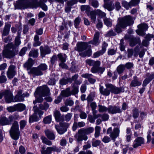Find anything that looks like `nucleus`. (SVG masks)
<instances>
[{"label":"nucleus","mask_w":154,"mask_h":154,"mask_svg":"<svg viewBox=\"0 0 154 154\" xmlns=\"http://www.w3.org/2000/svg\"><path fill=\"white\" fill-rule=\"evenodd\" d=\"M35 0H20V9H24L27 8H36L40 6L44 11L47 10V7L45 3L39 4Z\"/></svg>","instance_id":"nucleus-1"},{"label":"nucleus","mask_w":154,"mask_h":154,"mask_svg":"<svg viewBox=\"0 0 154 154\" xmlns=\"http://www.w3.org/2000/svg\"><path fill=\"white\" fill-rule=\"evenodd\" d=\"M94 130V128L91 127L81 129L75 134V138L76 141L79 142L83 140H86L88 139V137L86 135L92 133Z\"/></svg>","instance_id":"nucleus-2"},{"label":"nucleus","mask_w":154,"mask_h":154,"mask_svg":"<svg viewBox=\"0 0 154 154\" xmlns=\"http://www.w3.org/2000/svg\"><path fill=\"white\" fill-rule=\"evenodd\" d=\"M17 51L16 47L13 46L12 43H10L5 47L3 54L6 58H11L15 55Z\"/></svg>","instance_id":"nucleus-3"},{"label":"nucleus","mask_w":154,"mask_h":154,"mask_svg":"<svg viewBox=\"0 0 154 154\" xmlns=\"http://www.w3.org/2000/svg\"><path fill=\"white\" fill-rule=\"evenodd\" d=\"M9 133L11 138L14 140H17L19 138V131L18 122L15 121L12 124Z\"/></svg>","instance_id":"nucleus-4"},{"label":"nucleus","mask_w":154,"mask_h":154,"mask_svg":"<svg viewBox=\"0 0 154 154\" xmlns=\"http://www.w3.org/2000/svg\"><path fill=\"white\" fill-rule=\"evenodd\" d=\"M50 94L49 88L47 85H44L37 88L34 93V96L35 97H37V95L44 97L49 95Z\"/></svg>","instance_id":"nucleus-5"},{"label":"nucleus","mask_w":154,"mask_h":154,"mask_svg":"<svg viewBox=\"0 0 154 154\" xmlns=\"http://www.w3.org/2000/svg\"><path fill=\"white\" fill-rule=\"evenodd\" d=\"M118 19L123 24L122 26H124L125 28L128 26L132 25L134 23V21L132 17L130 15L120 17Z\"/></svg>","instance_id":"nucleus-6"},{"label":"nucleus","mask_w":154,"mask_h":154,"mask_svg":"<svg viewBox=\"0 0 154 154\" xmlns=\"http://www.w3.org/2000/svg\"><path fill=\"white\" fill-rule=\"evenodd\" d=\"M13 94L11 92L8 90H5L0 92V99L4 97L5 100L7 103H10L12 102Z\"/></svg>","instance_id":"nucleus-7"},{"label":"nucleus","mask_w":154,"mask_h":154,"mask_svg":"<svg viewBox=\"0 0 154 154\" xmlns=\"http://www.w3.org/2000/svg\"><path fill=\"white\" fill-rule=\"evenodd\" d=\"M60 126L55 125V128L59 134H62L67 131V129L69 127V125L66 122H60Z\"/></svg>","instance_id":"nucleus-8"},{"label":"nucleus","mask_w":154,"mask_h":154,"mask_svg":"<svg viewBox=\"0 0 154 154\" xmlns=\"http://www.w3.org/2000/svg\"><path fill=\"white\" fill-rule=\"evenodd\" d=\"M112 128L110 127L108 128L107 131V134H110L109 136L112 138L114 141H115V139L119 135L120 131L118 128H115L112 131Z\"/></svg>","instance_id":"nucleus-9"},{"label":"nucleus","mask_w":154,"mask_h":154,"mask_svg":"<svg viewBox=\"0 0 154 154\" xmlns=\"http://www.w3.org/2000/svg\"><path fill=\"white\" fill-rule=\"evenodd\" d=\"M138 29L136 30L137 33L142 36H143L145 35V31L148 29V27L146 23H141L137 26Z\"/></svg>","instance_id":"nucleus-10"},{"label":"nucleus","mask_w":154,"mask_h":154,"mask_svg":"<svg viewBox=\"0 0 154 154\" xmlns=\"http://www.w3.org/2000/svg\"><path fill=\"white\" fill-rule=\"evenodd\" d=\"M105 86L107 88L110 89L111 92L115 94H117L124 91V89L122 88L116 87L110 84H106Z\"/></svg>","instance_id":"nucleus-11"},{"label":"nucleus","mask_w":154,"mask_h":154,"mask_svg":"<svg viewBox=\"0 0 154 154\" xmlns=\"http://www.w3.org/2000/svg\"><path fill=\"white\" fill-rule=\"evenodd\" d=\"M16 67L13 65L10 66L7 72L8 77L10 79L12 78L16 74Z\"/></svg>","instance_id":"nucleus-12"},{"label":"nucleus","mask_w":154,"mask_h":154,"mask_svg":"<svg viewBox=\"0 0 154 154\" xmlns=\"http://www.w3.org/2000/svg\"><path fill=\"white\" fill-rule=\"evenodd\" d=\"M139 51V48L138 46H136L133 50L132 49H129L127 50L128 57V58L131 57L133 55L134 57L137 56Z\"/></svg>","instance_id":"nucleus-13"},{"label":"nucleus","mask_w":154,"mask_h":154,"mask_svg":"<svg viewBox=\"0 0 154 154\" xmlns=\"http://www.w3.org/2000/svg\"><path fill=\"white\" fill-rule=\"evenodd\" d=\"M122 111L120 107L116 106H109L108 107V112L112 114L120 113Z\"/></svg>","instance_id":"nucleus-14"},{"label":"nucleus","mask_w":154,"mask_h":154,"mask_svg":"<svg viewBox=\"0 0 154 154\" xmlns=\"http://www.w3.org/2000/svg\"><path fill=\"white\" fill-rule=\"evenodd\" d=\"M29 74H32L35 76H40L43 75L42 72L37 67V68L33 67L28 72Z\"/></svg>","instance_id":"nucleus-15"},{"label":"nucleus","mask_w":154,"mask_h":154,"mask_svg":"<svg viewBox=\"0 0 154 154\" xmlns=\"http://www.w3.org/2000/svg\"><path fill=\"white\" fill-rule=\"evenodd\" d=\"M141 82L139 80L137 76H134L130 84V86L131 87L139 86L141 85Z\"/></svg>","instance_id":"nucleus-16"},{"label":"nucleus","mask_w":154,"mask_h":154,"mask_svg":"<svg viewBox=\"0 0 154 154\" xmlns=\"http://www.w3.org/2000/svg\"><path fill=\"white\" fill-rule=\"evenodd\" d=\"M144 139L141 137H137L134 141L133 143V146L134 148H136L140 146L142 144L144 143Z\"/></svg>","instance_id":"nucleus-17"},{"label":"nucleus","mask_w":154,"mask_h":154,"mask_svg":"<svg viewBox=\"0 0 154 154\" xmlns=\"http://www.w3.org/2000/svg\"><path fill=\"white\" fill-rule=\"evenodd\" d=\"M75 50L78 51H82L85 50L88 46L87 43L85 42L78 43Z\"/></svg>","instance_id":"nucleus-18"},{"label":"nucleus","mask_w":154,"mask_h":154,"mask_svg":"<svg viewBox=\"0 0 154 154\" xmlns=\"http://www.w3.org/2000/svg\"><path fill=\"white\" fill-rule=\"evenodd\" d=\"M40 50L41 55L42 57H44L45 55L50 54L51 52V50L48 47L44 48L43 46H41L40 48Z\"/></svg>","instance_id":"nucleus-19"},{"label":"nucleus","mask_w":154,"mask_h":154,"mask_svg":"<svg viewBox=\"0 0 154 154\" xmlns=\"http://www.w3.org/2000/svg\"><path fill=\"white\" fill-rule=\"evenodd\" d=\"M100 33L98 32H96L94 35L93 40L91 41L88 42L89 44L97 46L100 44L99 40Z\"/></svg>","instance_id":"nucleus-20"},{"label":"nucleus","mask_w":154,"mask_h":154,"mask_svg":"<svg viewBox=\"0 0 154 154\" xmlns=\"http://www.w3.org/2000/svg\"><path fill=\"white\" fill-rule=\"evenodd\" d=\"M54 116L56 121L57 122L63 121L64 120V117L61 116L60 112L57 110H55L54 112Z\"/></svg>","instance_id":"nucleus-21"},{"label":"nucleus","mask_w":154,"mask_h":154,"mask_svg":"<svg viewBox=\"0 0 154 154\" xmlns=\"http://www.w3.org/2000/svg\"><path fill=\"white\" fill-rule=\"evenodd\" d=\"M85 62L90 66H93L92 68H95L97 66L100 65V62L99 60L95 61L91 59H87Z\"/></svg>","instance_id":"nucleus-22"},{"label":"nucleus","mask_w":154,"mask_h":154,"mask_svg":"<svg viewBox=\"0 0 154 154\" xmlns=\"http://www.w3.org/2000/svg\"><path fill=\"white\" fill-rule=\"evenodd\" d=\"M100 65L97 66L95 68H91V71L93 73H96L98 72L102 74L105 70L104 67H100Z\"/></svg>","instance_id":"nucleus-23"},{"label":"nucleus","mask_w":154,"mask_h":154,"mask_svg":"<svg viewBox=\"0 0 154 154\" xmlns=\"http://www.w3.org/2000/svg\"><path fill=\"white\" fill-rule=\"evenodd\" d=\"M99 90L100 93L106 96H108L111 91V89L109 88H106L104 89L103 86H100Z\"/></svg>","instance_id":"nucleus-24"},{"label":"nucleus","mask_w":154,"mask_h":154,"mask_svg":"<svg viewBox=\"0 0 154 154\" xmlns=\"http://www.w3.org/2000/svg\"><path fill=\"white\" fill-rule=\"evenodd\" d=\"M11 27V25L8 23H6L3 30L2 31V38L4 36L8 35L9 33Z\"/></svg>","instance_id":"nucleus-25"},{"label":"nucleus","mask_w":154,"mask_h":154,"mask_svg":"<svg viewBox=\"0 0 154 154\" xmlns=\"http://www.w3.org/2000/svg\"><path fill=\"white\" fill-rule=\"evenodd\" d=\"M88 16L90 17L93 22L95 23L96 20L97 14L95 13V10L92 11L87 13Z\"/></svg>","instance_id":"nucleus-26"},{"label":"nucleus","mask_w":154,"mask_h":154,"mask_svg":"<svg viewBox=\"0 0 154 154\" xmlns=\"http://www.w3.org/2000/svg\"><path fill=\"white\" fill-rule=\"evenodd\" d=\"M34 63L33 60L31 58H29L28 60L24 64V66L25 67L27 68V70L30 69Z\"/></svg>","instance_id":"nucleus-27"},{"label":"nucleus","mask_w":154,"mask_h":154,"mask_svg":"<svg viewBox=\"0 0 154 154\" xmlns=\"http://www.w3.org/2000/svg\"><path fill=\"white\" fill-rule=\"evenodd\" d=\"M92 75L89 74H85L82 75V76L85 78H87L88 79L89 82L91 84H94L96 81V80L91 77L92 76Z\"/></svg>","instance_id":"nucleus-28"},{"label":"nucleus","mask_w":154,"mask_h":154,"mask_svg":"<svg viewBox=\"0 0 154 154\" xmlns=\"http://www.w3.org/2000/svg\"><path fill=\"white\" fill-rule=\"evenodd\" d=\"M122 23L118 19L117 23L115 28V30L117 33H119L121 32L122 29L125 28L124 26H122Z\"/></svg>","instance_id":"nucleus-29"},{"label":"nucleus","mask_w":154,"mask_h":154,"mask_svg":"<svg viewBox=\"0 0 154 154\" xmlns=\"http://www.w3.org/2000/svg\"><path fill=\"white\" fill-rule=\"evenodd\" d=\"M45 134L47 137L51 140H54L55 138V136L52 131L48 130L45 131Z\"/></svg>","instance_id":"nucleus-30"},{"label":"nucleus","mask_w":154,"mask_h":154,"mask_svg":"<svg viewBox=\"0 0 154 154\" xmlns=\"http://www.w3.org/2000/svg\"><path fill=\"white\" fill-rule=\"evenodd\" d=\"M140 42L139 38L132 37L130 39V45L131 46L133 47Z\"/></svg>","instance_id":"nucleus-31"},{"label":"nucleus","mask_w":154,"mask_h":154,"mask_svg":"<svg viewBox=\"0 0 154 154\" xmlns=\"http://www.w3.org/2000/svg\"><path fill=\"white\" fill-rule=\"evenodd\" d=\"M60 95L63 97H67L71 96L70 88H67L66 89L62 91L60 93Z\"/></svg>","instance_id":"nucleus-32"},{"label":"nucleus","mask_w":154,"mask_h":154,"mask_svg":"<svg viewBox=\"0 0 154 154\" xmlns=\"http://www.w3.org/2000/svg\"><path fill=\"white\" fill-rule=\"evenodd\" d=\"M7 109L9 112L18 110L19 109V103L14 105L13 106H9L7 108Z\"/></svg>","instance_id":"nucleus-33"},{"label":"nucleus","mask_w":154,"mask_h":154,"mask_svg":"<svg viewBox=\"0 0 154 154\" xmlns=\"http://www.w3.org/2000/svg\"><path fill=\"white\" fill-rule=\"evenodd\" d=\"M41 151L42 154H50L52 152L51 147H48L45 149V148L43 146L42 147Z\"/></svg>","instance_id":"nucleus-34"},{"label":"nucleus","mask_w":154,"mask_h":154,"mask_svg":"<svg viewBox=\"0 0 154 154\" xmlns=\"http://www.w3.org/2000/svg\"><path fill=\"white\" fill-rule=\"evenodd\" d=\"M11 124V122L5 117H3L0 119V124L2 125H10Z\"/></svg>","instance_id":"nucleus-35"},{"label":"nucleus","mask_w":154,"mask_h":154,"mask_svg":"<svg viewBox=\"0 0 154 154\" xmlns=\"http://www.w3.org/2000/svg\"><path fill=\"white\" fill-rule=\"evenodd\" d=\"M72 89L70 91L71 95H75L78 94L79 92V87L75 84H72Z\"/></svg>","instance_id":"nucleus-36"},{"label":"nucleus","mask_w":154,"mask_h":154,"mask_svg":"<svg viewBox=\"0 0 154 154\" xmlns=\"http://www.w3.org/2000/svg\"><path fill=\"white\" fill-rule=\"evenodd\" d=\"M33 109L34 112L37 114V113H38L39 117L40 119H41L42 116L44 112L40 110L37 106H34L33 107Z\"/></svg>","instance_id":"nucleus-37"},{"label":"nucleus","mask_w":154,"mask_h":154,"mask_svg":"<svg viewBox=\"0 0 154 154\" xmlns=\"http://www.w3.org/2000/svg\"><path fill=\"white\" fill-rule=\"evenodd\" d=\"M95 13L97 15L101 18H104L106 16V13L99 9L95 10Z\"/></svg>","instance_id":"nucleus-38"},{"label":"nucleus","mask_w":154,"mask_h":154,"mask_svg":"<svg viewBox=\"0 0 154 154\" xmlns=\"http://www.w3.org/2000/svg\"><path fill=\"white\" fill-rule=\"evenodd\" d=\"M92 54V51L90 48L88 49V50L84 52L80 53L79 55L82 57H85L86 56H90Z\"/></svg>","instance_id":"nucleus-39"},{"label":"nucleus","mask_w":154,"mask_h":154,"mask_svg":"<svg viewBox=\"0 0 154 154\" xmlns=\"http://www.w3.org/2000/svg\"><path fill=\"white\" fill-rule=\"evenodd\" d=\"M39 119L38 118L37 114L34 112L33 115L31 116L29 118V122H33L38 121Z\"/></svg>","instance_id":"nucleus-40"},{"label":"nucleus","mask_w":154,"mask_h":154,"mask_svg":"<svg viewBox=\"0 0 154 154\" xmlns=\"http://www.w3.org/2000/svg\"><path fill=\"white\" fill-rule=\"evenodd\" d=\"M49 107V105L46 102H44L43 104H40L38 105V108L39 109L46 110H47Z\"/></svg>","instance_id":"nucleus-41"},{"label":"nucleus","mask_w":154,"mask_h":154,"mask_svg":"<svg viewBox=\"0 0 154 154\" xmlns=\"http://www.w3.org/2000/svg\"><path fill=\"white\" fill-rule=\"evenodd\" d=\"M38 49L32 50L30 51L29 53V56L33 57H38Z\"/></svg>","instance_id":"nucleus-42"},{"label":"nucleus","mask_w":154,"mask_h":154,"mask_svg":"<svg viewBox=\"0 0 154 154\" xmlns=\"http://www.w3.org/2000/svg\"><path fill=\"white\" fill-rule=\"evenodd\" d=\"M103 21L104 24L107 26L110 27L112 25V21L109 18H108L106 17L103 19Z\"/></svg>","instance_id":"nucleus-43"},{"label":"nucleus","mask_w":154,"mask_h":154,"mask_svg":"<svg viewBox=\"0 0 154 154\" xmlns=\"http://www.w3.org/2000/svg\"><path fill=\"white\" fill-rule=\"evenodd\" d=\"M41 139L43 143L49 146H50L52 145V143L51 142L48 140L44 136H42L41 137Z\"/></svg>","instance_id":"nucleus-44"},{"label":"nucleus","mask_w":154,"mask_h":154,"mask_svg":"<svg viewBox=\"0 0 154 154\" xmlns=\"http://www.w3.org/2000/svg\"><path fill=\"white\" fill-rule=\"evenodd\" d=\"M125 69V66L124 65H120L118 66L117 68V70L119 74L122 73Z\"/></svg>","instance_id":"nucleus-45"},{"label":"nucleus","mask_w":154,"mask_h":154,"mask_svg":"<svg viewBox=\"0 0 154 154\" xmlns=\"http://www.w3.org/2000/svg\"><path fill=\"white\" fill-rule=\"evenodd\" d=\"M89 3L94 8H97L99 5L98 1L96 0H91L89 1Z\"/></svg>","instance_id":"nucleus-46"},{"label":"nucleus","mask_w":154,"mask_h":154,"mask_svg":"<svg viewBox=\"0 0 154 154\" xmlns=\"http://www.w3.org/2000/svg\"><path fill=\"white\" fill-rule=\"evenodd\" d=\"M122 6L125 8L127 10L131 8L130 2H128L127 1L125 0H122Z\"/></svg>","instance_id":"nucleus-47"},{"label":"nucleus","mask_w":154,"mask_h":154,"mask_svg":"<svg viewBox=\"0 0 154 154\" xmlns=\"http://www.w3.org/2000/svg\"><path fill=\"white\" fill-rule=\"evenodd\" d=\"M81 20V18L79 17H78L75 19L74 20V25L75 28H78V26L79 25Z\"/></svg>","instance_id":"nucleus-48"},{"label":"nucleus","mask_w":154,"mask_h":154,"mask_svg":"<svg viewBox=\"0 0 154 154\" xmlns=\"http://www.w3.org/2000/svg\"><path fill=\"white\" fill-rule=\"evenodd\" d=\"M95 133L94 134L95 137L96 138L98 137L100 135V132L101 130L100 127L98 126H96L95 127Z\"/></svg>","instance_id":"nucleus-49"},{"label":"nucleus","mask_w":154,"mask_h":154,"mask_svg":"<svg viewBox=\"0 0 154 154\" xmlns=\"http://www.w3.org/2000/svg\"><path fill=\"white\" fill-rule=\"evenodd\" d=\"M58 57L61 62H65L66 59L67 57L65 54H59Z\"/></svg>","instance_id":"nucleus-50"},{"label":"nucleus","mask_w":154,"mask_h":154,"mask_svg":"<svg viewBox=\"0 0 154 154\" xmlns=\"http://www.w3.org/2000/svg\"><path fill=\"white\" fill-rule=\"evenodd\" d=\"M90 7L88 5H83L81 7V10L82 11H85L87 14L88 12L90 11Z\"/></svg>","instance_id":"nucleus-51"},{"label":"nucleus","mask_w":154,"mask_h":154,"mask_svg":"<svg viewBox=\"0 0 154 154\" xmlns=\"http://www.w3.org/2000/svg\"><path fill=\"white\" fill-rule=\"evenodd\" d=\"M51 116L49 115L44 118L43 122L45 124H49L51 121Z\"/></svg>","instance_id":"nucleus-52"},{"label":"nucleus","mask_w":154,"mask_h":154,"mask_svg":"<svg viewBox=\"0 0 154 154\" xmlns=\"http://www.w3.org/2000/svg\"><path fill=\"white\" fill-rule=\"evenodd\" d=\"M98 106L99 107L98 110L100 112H104L108 110V108H107L104 106L100 105H99Z\"/></svg>","instance_id":"nucleus-53"},{"label":"nucleus","mask_w":154,"mask_h":154,"mask_svg":"<svg viewBox=\"0 0 154 154\" xmlns=\"http://www.w3.org/2000/svg\"><path fill=\"white\" fill-rule=\"evenodd\" d=\"M38 67L42 72L46 70L47 69V65L45 63L41 64Z\"/></svg>","instance_id":"nucleus-54"},{"label":"nucleus","mask_w":154,"mask_h":154,"mask_svg":"<svg viewBox=\"0 0 154 154\" xmlns=\"http://www.w3.org/2000/svg\"><path fill=\"white\" fill-rule=\"evenodd\" d=\"M73 101L69 99H67L65 102V104L66 106H72L73 105Z\"/></svg>","instance_id":"nucleus-55"},{"label":"nucleus","mask_w":154,"mask_h":154,"mask_svg":"<svg viewBox=\"0 0 154 154\" xmlns=\"http://www.w3.org/2000/svg\"><path fill=\"white\" fill-rule=\"evenodd\" d=\"M139 116L138 110L136 108H135L133 112V117L135 119L137 118Z\"/></svg>","instance_id":"nucleus-56"},{"label":"nucleus","mask_w":154,"mask_h":154,"mask_svg":"<svg viewBox=\"0 0 154 154\" xmlns=\"http://www.w3.org/2000/svg\"><path fill=\"white\" fill-rule=\"evenodd\" d=\"M139 0H131L130 2V4L131 7L132 6H135L139 3Z\"/></svg>","instance_id":"nucleus-57"},{"label":"nucleus","mask_w":154,"mask_h":154,"mask_svg":"<svg viewBox=\"0 0 154 154\" xmlns=\"http://www.w3.org/2000/svg\"><path fill=\"white\" fill-rule=\"evenodd\" d=\"M77 2V0H71L68 1L67 4L72 7V6L76 4Z\"/></svg>","instance_id":"nucleus-58"},{"label":"nucleus","mask_w":154,"mask_h":154,"mask_svg":"<svg viewBox=\"0 0 154 154\" xmlns=\"http://www.w3.org/2000/svg\"><path fill=\"white\" fill-rule=\"evenodd\" d=\"M108 45V44L104 42L102 45L101 51L104 54L106 50V48Z\"/></svg>","instance_id":"nucleus-59"},{"label":"nucleus","mask_w":154,"mask_h":154,"mask_svg":"<svg viewBox=\"0 0 154 154\" xmlns=\"http://www.w3.org/2000/svg\"><path fill=\"white\" fill-rule=\"evenodd\" d=\"M103 54L101 50L97 51L93 55V57L94 58L97 57L100 55H102Z\"/></svg>","instance_id":"nucleus-60"},{"label":"nucleus","mask_w":154,"mask_h":154,"mask_svg":"<svg viewBox=\"0 0 154 154\" xmlns=\"http://www.w3.org/2000/svg\"><path fill=\"white\" fill-rule=\"evenodd\" d=\"M19 100V92H18L16 96H15L14 98H13V96H12V102H18Z\"/></svg>","instance_id":"nucleus-61"},{"label":"nucleus","mask_w":154,"mask_h":154,"mask_svg":"<svg viewBox=\"0 0 154 154\" xmlns=\"http://www.w3.org/2000/svg\"><path fill=\"white\" fill-rule=\"evenodd\" d=\"M72 113H67L65 116V120L68 122L70 120L72 116Z\"/></svg>","instance_id":"nucleus-62"},{"label":"nucleus","mask_w":154,"mask_h":154,"mask_svg":"<svg viewBox=\"0 0 154 154\" xmlns=\"http://www.w3.org/2000/svg\"><path fill=\"white\" fill-rule=\"evenodd\" d=\"M116 35V34L112 30H110L106 34V37H109L111 36H114Z\"/></svg>","instance_id":"nucleus-63"},{"label":"nucleus","mask_w":154,"mask_h":154,"mask_svg":"<svg viewBox=\"0 0 154 154\" xmlns=\"http://www.w3.org/2000/svg\"><path fill=\"white\" fill-rule=\"evenodd\" d=\"M147 113L146 112H141L140 113V121L144 119L146 116Z\"/></svg>","instance_id":"nucleus-64"}]
</instances>
